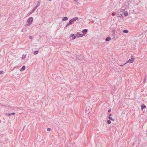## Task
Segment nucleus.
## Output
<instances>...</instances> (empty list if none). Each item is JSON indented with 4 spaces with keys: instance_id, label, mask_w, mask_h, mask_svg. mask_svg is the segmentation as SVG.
Masks as SVG:
<instances>
[{
    "instance_id": "9d476101",
    "label": "nucleus",
    "mask_w": 147,
    "mask_h": 147,
    "mask_svg": "<svg viewBox=\"0 0 147 147\" xmlns=\"http://www.w3.org/2000/svg\"><path fill=\"white\" fill-rule=\"evenodd\" d=\"M111 39V38L110 37H107L106 39V40L107 41H108L110 40Z\"/></svg>"
},
{
    "instance_id": "4be33fe9",
    "label": "nucleus",
    "mask_w": 147,
    "mask_h": 147,
    "mask_svg": "<svg viewBox=\"0 0 147 147\" xmlns=\"http://www.w3.org/2000/svg\"><path fill=\"white\" fill-rule=\"evenodd\" d=\"M112 15L113 16H115V14L113 13H112Z\"/></svg>"
},
{
    "instance_id": "f03ea898",
    "label": "nucleus",
    "mask_w": 147,
    "mask_h": 147,
    "mask_svg": "<svg viewBox=\"0 0 147 147\" xmlns=\"http://www.w3.org/2000/svg\"><path fill=\"white\" fill-rule=\"evenodd\" d=\"M33 20V19L32 17L30 18L28 20V23L26 24V26H30L32 23Z\"/></svg>"
},
{
    "instance_id": "393cba45",
    "label": "nucleus",
    "mask_w": 147,
    "mask_h": 147,
    "mask_svg": "<svg viewBox=\"0 0 147 147\" xmlns=\"http://www.w3.org/2000/svg\"><path fill=\"white\" fill-rule=\"evenodd\" d=\"M11 115V113L9 114L8 115L9 116H10Z\"/></svg>"
},
{
    "instance_id": "f257e3e1",
    "label": "nucleus",
    "mask_w": 147,
    "mask_h": 147,
    "mask_svg": "<svg viewBox=\"0 0 147 147\" xmlns=\"http://www.w3.org/2000/svg\"><path fill=\"white\" fill-rule=\"evenodd\" d=\"M134 58L133 56H131V59H129L123 65H125L128 63H133L134 61Z\"/></svg>"
},
{
    "instance_id": "b1692460",
    "label": "nucleus",
    "mask_w": 147,
    "mask_h": 147,
    "mask_svg": "<svg viewBox=\"0 0 147 147\" xmlns=\"http://www.w3.org/2000/svg\"><path fill=\"white\" fill-rule=\"evenodd\" d=\"M70 24H69V23L68 24H67V25L66 26H68L69 25H70Z\"/></svg>"
},
{
    "instance_id": "39448f33",
    "label": "nucleus",
    "mask_w": 147,
    "mask_h": 147,
    "mask_svg": "<svg viewBox=\"0 0 147 147\" xmlns=\"http://www.w3.org/2000/svg\"><path fill=\"white\" fill-rule=\"evenodd\" d=\"M25 67H26L25 66H22V67L20 69V71H22L24 70L25 69Z\"/></svg>"
},
{
    "instance_id": "7ed1b4c3",
    "label": "nucleus",
    "mask_w": 147,
    "mask_h": 147,
    "mask_svg": "<svg viewBox=\"0 0 147 147\" xmlns=\"http://www.w3.org/2000/svg\"><path fill=\"white\" fill-rule=\"evenodd\" d=\"M124 11V10L123 9H121L120 11H119V12H117L118 13L117 14V16L119 17H121L123 16V14L122 13Z\"/></svg>"
},
{
    "instance_id": "6e6552de",
    "label": "nucleus",
    "mask_w": 147,
    "mask_h": 147,
    "mask_svg": "<svg viewBox=\"0 0 147 147\" xmlns=\"http://www.w3.org/2000/svg\"><path fill=\"white\" fill-rule=\"evenodd\" d=\"M83 36H84L83 35V34H79V35H76V36L77 37H81Z\"/></svg>"
},
{
    "instance_id": "f3484780",
    "label": "nucleus",
    "mask_w": 147,
    "mask_h": 147,
    "mask_svg": "<svg viewBox=\"0 0 147 147\" xmlns=\"http://www.w3.org/2000/svg\"><path fill=\"white\" fill-rule=\"evenodd\" d=\"M74 36V34H71L70 35V36L72 37V36Z\"/></svg>"
},
{
    "instance_id": "a211bd4d",
    "label": "nucleus",
    "mask_w": 147,
    "mask_h": 147,
    "mask_svg": "<svg viewBox=\"0 0 147 147\" xmlns=\"http://www.w3.org/2000/svg\"><path fill=\"white\" fill-rule=\"evenodd\" d=\"M3 74V71H0V74Z\"/></svg>"
},
{
    "instance_id": "bb28decb",
    "label": "nucleus",
    "mask_w": 147,
    "mask_h": 147,
    "mask_svg": "<svg viewBox=\"0 0 147 147\" xmlns=\"http://www.w3.org/2000/svg\"><path fill=\"white\" fill-rule=\"evenodd\" d=\"M75 1L77 2L78 1V0H74Z\"/></svg>"
},
{
    "instance_id": "20e7f679",
    "label": "nucleus",
    "mask_w": 147,
    "mask_h": 147,
    "mask_svg": "<svg viewBox=\"0 0 147 147\" xmlns=\"http://www.w3.org/2000/svg\"><path fill=\"white\" fill-rule=\"evenodd\" d=\"M78 19V18L77 17H75L72 19L69 22V24H71L73 23V22L77 20Z\"/></svg>"
},
{
    "instance_id": "aec40b11",
    "label": "nucleus",
    "mask_w": 147,
    "mask_h": 147,
    "mask_svg": "<svg viewBox=\"0 0 147 147\" xmlns=\"http://www.w3.org/2000/svg\"><path fill=\"white\" fill-rule=\"evenodd\" d=\"M111 109H109L108 111V112H111Z\"/></svg>"
},
{
    "instance_id": "423d86ee",
    "label": "nucleus",
    "mask_w": 147,
    "mask_h": 147,
    "mask_svg": "<svg viewBox=\"0 0 147 147\" xmlns=\"http://www.w3.org/2000/svg\"><path fill=\"white\" fill-rule=\"evenodd\" d=\"M111 116V114H110L109 115V119L111 120H112L113 121H114V119L112 118V117H110V116Z\"/></svg>"
},
{
    "instance_id": "0eeeda50",
    "label": "nucleus",
    "mask_w": 147,
    "mask_h": 147,
    "mask_svg": "<svg viewBox=\"0 0 147 147\" xmlns=\"http://www.w3.org/2000/svg\"><path fill=\"white\" fill-rule=\"evenodd\" d=\"M128 15V13L127 11H124V15L125 16H127Z\"/></svg>"
},
{
    "instance_id": "dca6fc26",
    "label": "nucleus",
    "mask_w": 147,
    "mask_h": 147,
    "mask_svg": "<svg viewBox=\"0 0 147 147\" xmlns=\"http://www.w3.org/2000/svg\"><path fill=\"white\" fill-rule=\"evenodd\" d=\"M76 38V37L75 36H74L72 38V39L73 40H74V39H75V38Z\"/></svg>"
},
{
    "instance_id": "1a4fd4ad",
    "label": "nucleus",
    "mask_w": 147,
    "mask_h": 147,
    "mask_svg": "<svg viewBox=\"0 0 147 147\" xmlns=\"http://www.w3.org/2000/svg\"><path fill=\"white\" fill-rule=\"evenodd\" d=\"M87 32V29H84L82 30V32L84 34H86Z\"/></svg>"
},
{
    "instance_id": "4468645a",
    "label": "nucleus",
    "mask_w": 147,
    "mask_h": 147,
    "mask_svg": "<svg viewBox=\"0 0 147 147\" xmlns=\"http://www.w3.org/2000/svg\"><path fill=\"white\" fill-rule=\"evenodd\" d=\"M38 53V51H36L34 52V54L35 55L37 54Z\"/></svg>"
},
{
    "instance_id": "6ab92c4d",
    "label": "nucleus",
    "mask_w": 147,
    "mask_h": 147,
    "mask_svg": "<svg viewBox=\"0 0 147 147\" xmlns=\"http://www.w3.org/2000/svg\"><path fill=\"white\" fill-rule=\"evenodd\" d=\"M51 130V129L50 128H48L47 129V130L48 131H49Z\"/></svg>"
},
{
    "instance_id": "5701e85b",
    "label": "nucleus",
    "mask_w": 147,
    "mask_h": 147,
    "mask_svg": "<svg viewBox=\"0 0 147 147\" xmlns=\"http://www.w3.org/2000/svg\"><path fill=\"white\" fill-rule=\"evenodd\" d=\"M22 58H23V59H24V58H25V56H24V57H23V56H22Z\"/></svg>"
},
{
    "instance_id": "cd10ccee",
    "label": "nucleus",
    "mask_w": 147,
    "mask_h": 147,
    "mask_svg": "<svg viewBox=\"0 0 147 147\" xmlns=\"http://www.w3.org/2000/svg\"><path fill=\"white\" fill-rule=\"evenodd\" d=\"M146 134L147 135V130L146 131Z\"/></svg>"
},
{
    "instance_id": "a878e982",
    "label": "nucleus",
    "mask_w": 147,
    "mask_h": 147,
    "mask_svg": "<svg viewBox=\"0 0 147 147\" xmlns=\"http://www.w3.org/2000/svg\"><path fill=\"white\" fill-rule=\"evenodd\" d=\"M29 38H30V39H32V37L31 36H30Z\"/></svg>"
},
{
    "instance_id": "9b49d317",
    "label": "nucleus",
    "mask_w": 147,
    "mask_h": 147,
    "mask_svg": "<svg viewBox=\"0 0 147 147\" xmlns=\"http://www.w3.org/2000/svg\"><path fill=\"white\" fill-rule=\"evenodd\" d=\"M146 106H145L144 105H142V106H141L142 110L143 109H144L145 108H146Z\"/></svg>"
},
{
    "instance_id": "2eb2a0df",
    "label": "nucleus",
    "mask_w": 147,
    "mask_h": 147,
    "mask_svg": "<svg viewBox=\"0 0 147 147\" xmlns=\"http://www.w3.org/2000/svg\"><path fill=\"white\" fill-rule=\"evenodd\" d=\"M107 123L108 124H109L111 123V122L110 120H108L107 121Z\"/></svg>"
},
{
    "instance_id": "ddd939ff",
    "label": "nucleus",
    "mask_w": 147,
    "mask_h": 147,
    "mask_svg": "<svg viewBox=\"0 0 147 147\" xmlns=\"http://www.w3.org/2000/svg\"><path fill=\"white\" fill-rule=\"evenodd\" d=\"M123 32L124 33H127L128 32V31L126 30H125L123 31Z\"/></svg>"
},
{
    "instance_id": "f8f14e48",
    "label": "nucleus",
    "mask_w": 147,
    "mask_h": 147,
    "mask_svg": "<svg viewBox=\"0 0 147 147\" xmlns=\"http://www.w3.org/2000/svg\"><path fill=\"white\" fill-rule=\"evenodd\" d=\"M68 18L67 17H64L63 18L62 20L63 21L67 20H68Z\"/></svg>"
},
{
    "instance_id": "412c9836",
    "label": "nucleus",
    "mask_w": 147,
    "mask_h": 147,
    "mask_svg": "<svg viewBox=\"0 0 147 147\" xmlns=\"http://www.w3.org/2000/svg\"><path fill=\"white\" fill-rule=\"evenodd\" d=\"M15 114V113H11V115H14Z\"/></svg>"
}]
</instances>
